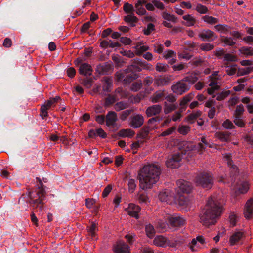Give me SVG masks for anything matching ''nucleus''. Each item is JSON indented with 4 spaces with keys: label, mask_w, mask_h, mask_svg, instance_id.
Returning a JSON list of instances; mask_svg holds the SVG:
<instances>
[{
    "label": "nucleus",
    "mask_w": 253,
    "mask_h": 253,
    "mask_svg": "<svg viewBox=\"0 0 253 253\" xmlns=\"http://www.w3.org/2000/svg\"><path fill=\"white\" fill-rule=\"evenodd\" d=\"M225 200L222 198L211 197L209 199L206 209L199 215L200 222L207 227L215 225L217 218L222 212Z\"/></svg>",
    "instance_id": "1"
},
{
    "label": "nucleus",
    "mask_w": 253,
    "mask_h": 253,
    "mask_svg": "<svg viewBox=\"0 0 253 253\" xmlns=\"http://www.w3.org/2000/svg\"><path fill=\"white\" fill-rule=\"evenodd\" d=\"M161 174L160 168L154 164L145 165L138 174L140 188L146 190L153 187L159 180Z\"/></svg>",
    "instance_id": "2"
},
{
    "label": "nucleus",
    "mask_w": 253,
    "mask_h": 253,
    "mask_svg": "<svg viewBox=\"0 0 253 253\" xmlns=\"http://www.w3.org/2000/svg\"><path fill=\"white\" fill-rule=\"evenodd\" d=\"M176 183L177 187L176 189V193L174 197V201L180 206L187 207L189 201L184 194L190 192L191 185L189 182L183 179L178 180Z\"/></svg>",
    "instance_id": "3"
},
{
    "label": "nucleus",
    "mask_w": 253,
    "mask_h": 253,
    "mask_svg": "<svg viewBox=\"0 0 253 253\" xmlns=\"http://www.w3.org/2000/svg\"><path fill=\"white\" fill-rule=\"evenodd\" d=\"M201 141L203 144L199 143L197 147H196L193 143L191 142L176 140L175 141L174 143L176 144L177 148L181 151L182 153L184 151L185 154H187V156L191 157L198 152L199 150H202L204 149V146L207 145L205 137H202Z\"/></svg>",
    "instance_id": "4"
},
{
    "label": "nucleus",
    "mask_w": 253,
    "mask_h": 253,
    "mask_svg": "<svg viewBox=\"0 0 253 253\" xmlns=\"http://www.w3.org/2000/svg\"><path fill=\"white\" fill-rule=\"evenodd\" d=\"M40 186L34 192L29 193L30 204L33 206L37 207L39 205L42 204L45 197V191L41 181H40Z\"/></svg>",
    "instance_id": "5"
},
{
    "label": "nucleus",
    "mask_w": 253,
    "mask_h": 253,
    "mask_svg": "<svg viewBox=\"0 0 253 253\" xmlns=\"http://www.w3.org/2000/svg\"><path fill=\"white\" fill-rule=\"evenodd\" d=\"M213 179L211 173L204 172L199 174L196 177L195 182L203 188L210 189L213 184Z\"/></svg>",
    "instance_id": "6"
},
{
    "label": "nucleus",
    "mask_w": 253,
    "mask_h": 253,
    "mask_svg": "<svg viewBox=\"0 0 253 253\" xmlns=\"http://www.w3.org/2000/svg\"><path fill=\"white\" fill-rule=\"evenodd\" d=\"M178 149L180 151V153L178 152L173 154L170 158H169L166 161V164L168 167L174 169L178 168L179 166L180 162L182 159V156L183 155L185 154L184 151L182 153L181 151H180L178 148ZM186 155H187V154Z\"/></svg>",
    "instance_id": "7"
},
{
    "label": "nucleus",
    "mask_w": 253,
    "mask_h": 253,
    "mask_svg": "<svg viewBox=\"0 0 253 253\" xmlns=\"http://www.w3.org/2000/svg\"><path fill=\"white\" fill-rule=\"evenodd\" d=\"M167 219L168 220L170 225L173 227H180L186 223V220L183 217L177 215H167Z\"/></svg>",
    "instance_id": "8"
},
{
    "label": "nucleus",
    "mask_w": 253,
    "mask_h": 253,
    "mask_svg": "<svg viewBox=\"0 0 253 253\" xmlns=\"http://www.w3.org/2000/svg\"><path fill=\"white\" fill-rule=\"evenodd\" d=\"M217 74L218 72H215L211 77V81L209 84V87L207 89V92L210 95L212 94L219 88V86L217 84V80L219 79L217 77Z\"/></svg>",
    "instance_id": "9"
},
{
    "label": "nucleus",
    "mask_w": 253,
    "mask_h": 253,
    "mask_svg": "<svg viewBox=\"0 0 253 253\" xmlns=\"http://www.w3.org/2000/svg\"><path fill=\"white\" fill-rule=\"evenodd\" d=\"M199 37L203 41H213L217 38L216 35L210 30H204L199 34Z\"/></svg>",
    "instance_id": "10"
},
{
    "label": "nucleus",
    "mask_w": 253,
    "mask_h": 253,
    "mask_svg": "<svg viewBox=\"0 0 253 253\" xmlns=\"http://www.w3.org/2000/svg\"><path fill=\"white\" fill-rule=\"evenodd\" d=\"M205 243V240L202 236H198L193 239L189 243L190 249L192 251H196L199 249Z\"/></svg>",
    "instance_id": "11"
},
{
    "label": "nucleus",
    "mask_w": 253,
    "mask_h": 253,
    "mask_svg": "<svg viewBox=\"0 0 253 253\" xmlns=\"http://www.w3.org/2000/svg\"><path fill=\"white\" fill-rule=\"evenodd\" d=\"M184 82L185 81L183 80L172 86V90L174 93L178 95H181L189 89L188 86Z\"/></svg>",
    "instance_id": "12"
},
{
    "label": "nucleus",
    "mask_w": 253,
    "mask_h": 253,
    "mask_svg": "<svg viewBox=\"0 0 253 253\" xmlns=\"http://www.w3.org/2000/svg\"><path fill=\"white\" fill-rule=\"evenodd\" d=\"M113 251L115 253H130L129 246L123 241H118L114 245Z\"/></svg>",
    "instance_id": "13"
},
{
    "label": "nucleus",
    "mask_w": 253,
    "mask_h": 253,
    "mask_svg": "<svg viewBox=\"0 0 253 253\" xmlns=\"http://www.w3.org/2000/svg\"><path fill=\"white\" fill-rule=\"evenodd\" d=\"M125 210L129 215L138 219L139 218L138 213L141 210V208L139 206L131 203Z\"/></svg>",
    "instance_id": "14"
},
{
    "label": "nucleus",
    "mask_w": 253,
    "mask_h": 253,
    "mask_svg": "<svg viewBox=\"0 0 253 253\" xmlns=\"http://www.w3.org/2000/svg\"><path fill=\"white\" fill-rule=\"evenodd\" d=\"M153 244L158 247L166 248L169 245V239L163 235H157L154 238Z\"/></svg>",
    "instance_id": "15"
},
{
    "label": "nucleus",
    "mask_w": 253,
    "mask_h": 253,
    "mask_svg": "<svg viewBox=\"0 0 253 253\" xmlns=\"http://www.w3.org/2000/svg\"><path fill=\"white\" fill-rule=\"evenodd\" d=\"M144 118L140 114H135L131 117L130 126L134 128L140 127L144 123Z\"/></svg>",
    "instance_id": "16"
},
{
    "label": "nucleus",
    "mask_w": 253,
    "mask_h": 253,
    "mask_svg": "<svg viewBox=\"0 0 253 253\" xmlns=\"http://www.w3.org/2000/svg\"><path fill=\"white\" fill-rule=\"evenodd\" d=\"M244 232L241 231H237L234 232L230 237L229 243L233 246L238 244L244 238Z\"/></svg>",
    "instance_id": "17"
},
{
    "label": "nucleus",
    "mask_w": 253,
    "mask_h": 253,
    "mask_svg": "<svg viewBox=\"0 0 253 253\" xmlns=\"http://www.w3.org/2000/svg\"><path fill=\"white\" fill-rule=\"evenodd\" d=\"M244 214L246 218L249 219L253 216V200H248L245 205Z\"/></svg>",
    "instance_id": "18"
},
{
    "label": "nucleus",
    "mask_w": 253,
    "mask_h": 253,
    "mask_svg": "<svg viewBox=\"0 0 253 253\" xmlns=\"http://www.w3.org/2000/svg\"><path fill=\"white\" fill-rule=\"evenodd\" d=\"M133 48L135 50V54L140 56L144 52L148 50L149 47L147 45H145L143 41H141L136 43V45Z\"/></svg>",
    "instance_id": "19"
},
{
    "label": "nucleus",
    "mask_w": 253,
    "mask_h": 253,
    "mask_svg": "<svg viewBox=\"0 0 253 253\" xmlns=\"http://www.w3.org/2000/svg\"><path fill=\"white\" fill-rule=\"evenodd\" d=\"M159 199L162 202H165L169 204H171L173 201V197L171 196L169 191H164L160 193Z\"/></svg>",
    "instance_id": "20"
},
{
    "label": "nucleus",
    "mask_w": 253,
    "mask_h": 253,
    "mask_svg": "<svg viewBox=\"0 0 253 253\" xmlns=\"http://www.w3.org/2000/svg\"><path fill=\"white\" fill-rule=\"evenodd\" d=\"M161 110V106L160 105H154L148 107L146 111V113L148 117H151L159 114Z\"/></svg>",
    "instance_id": "21"
},
{
    "label": "nucleus",
    "mask_w": 253,
    "mask_h": 253,
    "mask_svg": "<svg viewBox=\"0 0 253 253\" xmlns=\"http://www.w3.org/2000/svg\"><path fill=\"white\" fill-rule=\"evenodd\" d=\"M117 120V114L113 111H110L106 116V124L107 126L113 125Z\"/></svg>",
    "instance_id": "22"
},
{
    "label": "nucleus",
    "mask_w": 253,
    "mask_h": 253,
    "mask_svg": "<svg viewBox=\"0 0 253 253\" xmlns=\"http://www.w3.org/2000/svg\"><path fill=\"white\" fill-rule=\"evenodd\" d=\"M79 72L81 74L89 76L92 74V69L90 65L87 63H84L80 66Z\"/></svg>",
    "instance_id": "23"
},
{
    "label": "nucleus",
    "mask_w": 253,
    "mask_h": 253,
    "mask_svg": "<svg viewBox=\"0 0 253 253\" xmlns=\"http://www.w3.org/2000/svg\"><path fill=\"white\" fill-rule=\"evenodd\" d=\"M144 0H139L135 4L136 12L140 15H145L146 13L145 9L143 7Z\"/></svg>",
    "instance_id": "24"
},
{
    "label": "nucleus",
    "mask_w": 253,
    "mask_h": 253,
    "mask_svg": "<svg viewBox=\"0 0 253 253\" xmlns=\"http://www.w3.org/2000/svg\"><path fill=\"white\" fill-rule=\"evenodd\" d=\"M135 134V132L129 128L122 129L118 132V135L122 137H132Z\"/></svg>",
    "instance_id": "25"
},
{
    "label": "nucleus",
    "mask_w": 253,
    "mask_h": 253,
    "mask_svg": "<svg viewBox=\"0 0 253 253\" xmlns=\"http://www.w3.org/2000/svg\"><path fill=\"white\" fill-rule=\"evenodd\" d=\"M200 111H194L190 114L185 119V121L189 123H192L198 117L201 116Z\"/></svg>",
    "instance_id": "26"
},
{
    "label": "nucleus",
    "mask_w": 253,
    "mask_h": 253,
    "mask_svg": "<svg viewBox=\"0 0 253 253\" xmlns=\"http://www.w3.org/2000/svg\"><path fill=\"white\" fill-rule=\"evenodd\" d=\"M198 74L197 73H192L189 76L185 77L183 81L189 83L190 84H194L198 80Z\"/></svg>",
    "instance_id": "27"
},
{
    "label": "nucleus",
    "mask_w": 253,
    "mask_h": 253,
    "mask_svg": "<svg viewBox=\"0 0 253 253\" xmlns=\"http://www.w3.org/2000/svg\"><path fill=\"white\" fill-rule=\"evenodd\" d=\"M165 98V93L163 91H159L152 97L151 101L154 102H158L163 100Z\"/></svg>",
    "instance_id": "28"
},
{
    "label": "nucleus",
    "mask_w": 253,
    "mask_h": 253,
    "mask_svg": "<svg viewBox=\"0 0 253 253\" xmlns=\"http://www.w3.org/2000/svg\"><path fill=\"white\" fill-rule=\"evenodd\" d=\"M145 232L147 236L150 239L153 238L156 233L153 226L150 224L146 225Z\"/></svg>",
    "instance_id": "29"
},
{
    "label": "nucleus",
    "mask_w": 253,
    "mask_h": 253,
    "mask_svg": "<svg viewBox=\"0 0 253 253\" xmlns=\"http://www.w3.org/2000/svg\"><path fill=\"white\" fill-rule=\"evenodd\" d=\"M183 19L185 20L184 24L187 26H192L195 23V18L190 15H186L183 16Z\"/></svg>",
    "instance_id": "30"
},
{
    "label": "nucleus",
    "mask_w": 253,
    "mask_h": 253,
    "mask_svg": "<svg viewBox=\"0 0 253 253\" xmlns=\"http://www.w3.org/2000/svg\"><path fill=\"white\" fill-rule=\"evenodd\" d=\"M115 95L117 100L124 98L128 96V92L127 91L123 90L121 88H118L115 91Z\"/></svg>",
    "instance_id": "31"
},
{
    "label": "nucleus",
    "mask_w": 253,
    "mask_h": 253,
    "mask_svg": "<svg viewBox=\"0 0 253 253\" xmlns=\"http://www.w3.org/2000/svg\"><path fill=\"white\" fill-rule=\"evenodd\" d=\"M202 19L205 22L211 25L215 24L219 21L218 19L208 15L203 16Z\"/></svg>",
    "instance_id": "32"
},
{
    "label": "nucleus",
    "mask_w": 253,
    "mask_h": 253,
    "mask_svg": "<svg viewBox=\"0 0 253 253\" xmlns=\"http://www.w3.org/2000/svg\"><path fill=\"white\" fill-rule=\"evenodd\" d=\"M253 70L252 67H245L238 70V76H243L250 73Z\"/></svg>",
    "instance_id": "33"
},
{
    "label": "nucleus",
    "mask_w": 253,
    "mask_h": 253,
    "mask_svg": "<svg viewBox=\"0 0 253 253\" xmlns=\"http://www.w3.org/2000/svg\"><path fill=\"white\" fill-rule=\"evenodd\" d=\"M176 52L171 50H167L163 53V57L166 60L170 59L172 57H176Z\"/></svg>",
    "instance_id": "34"
},
{
    "label": "nucleus",
    "mask_w": 253,
    "mask_h": 253,
    "mask_svg": "<svg viewBox=\"0 0 253 253\" xmlns=\"http://www.w3.org/2000/svg\"><path fill=\"white\" fill-rule=\"evenodd\" d=\"M60 99L59 96H56L55 98H50L47 101L45 102L44 105H45L47 108L49 109L53 105H54Z\"/></svg>",
    "instance_id": "35"
},
{
    "label": "nucleus",
    "mask_w": 253,
    "mask_h": 253,
    "mask_svg": "<svg viewBox=\"0 0 253 253\" xmlns=\"http://www.w3.org/2000/svg\"><path fill=\"white\" fill-rule=\"evenodd\" d=\"M176 108V105L173 104H169L165 103L164 112L166 114H168L174 110Z\"/></svg>",
    "instance_id": "36"
},
{
    "label": "nucleus",
    "mask_w": 253,
    "mask_h": 253,
    "mask_svg": "<svg viewBox=\"0 0 253 253\" xmlns=\"http://www.w3.org/2000/svg\"><path fill=\"white\" fill-rule=\"evenodd\" d=\"M96 230L97 226L95 223H92L90 227H87L88 232L92 238L95 237Z\"/></svg>",
    "instance_id": "37"
},
{
    "label": "nucleus",
    "mask_w": 253,
    "mask_h": 253,
    "mask_svg": "<svg viewBox=\"0 0 253 253\" xmlns=\"http://www.w3.org/2000/svg\"><path fill=\"white\" fill-rule=\"evenodd\" d=\"M226 71L228 75H234L237 71V66L236 65H232L231 66H226Z\"/></svg>",
    "instance_id": "38"
},
{
    "label": "nucleus",
    "mask_w": 253,
    "mask_h": 253,
    "mask_svg": "<svg viewBox=\"0 0 253 253\" xmlns=\"http://www.w3.org/2000/svg\"><path fill=\"white\" fill-rule=\"evenodd\" d=\"M129 14L124 17V20L126 22H135L137 20V18L134 15L133 13H128Z\"/></svg>",
    "instance_id": "39"
},
{
    "label": "nucleus",
    "mask_w": 253,
    "mask_h": 253,
    "mask_svg": "<svg viewBox=\"0 0 253 253\" xmlns=\"http://www.w3.org/2000/svg\"><path fill=\"white\" fill-rule=\"evenodd\" d=\"M215 137L223 142L227 141L229 140L228 135L220 132H216Z\"/></svg>",
    "instance_id": "40"
},
{
    "label": "nucleus",
    "mask_w": 253,
    "mask_h": 253,
    "mask_svg": "<svg viewBox=\"0 0 253 253\" xmlns=\"http://www.w3.org/2000/svg\"><path fill=\"white\" fill-rule=\"evenodd\" d=\"M238 83L239 84L237 86H234L233 89L235 91H239L242 90L244 87L245 84H243L245 82L244 79L241 78L238 80L237 81Z\"/></svg>",
    "instance_id": "41"
},
{
    "label": "nucleus",
    "mask_w": 253,
    "mask_h": 253,
    "mask_svg": "<svg viewBox=\"0 0 253 253\" xmlns=\"http://www.w3.org/2000/svg\"><path fill=\"white\" fill-rule=\"evenodd\" d=\"M240 51L241 53L247 55H253V48L252 47H243L240 49Z\"/></svg>",
    "instance_id": "42"
},
{
    "label": "nucleus",
    "mask_w": 253,
    "mask_h": 253,
    "mask_svg": "<svg viewBox=\"0 0 253 253\" xmlns=\"http://www.w3.org/2000/svg\"><path fill=\"white\" fill-rule=\"evenodd\" d=\"M168 66L167 64L161 63H158L156 66V69L157 71L164 72L167 70Z\"/></svg>",
    "instance_id": "43"
},
{
    "label": "nucleus",
    "mask_w": 253,
    "mask_h": 253,
    "mask_svg": "<svg viewBox=\"0 0 253 253\" xmlns=\"http://www.w3.org/2000/svg\"><path fill=\"white\" fill-rule=\"evenodd\" d=\"M215 30L220 33H225L228 31V26L224 24H219L215 26Z\"/></svg>",
    "instance_id": "44"
},
{
    "label": "nucleus",
    "mask_w": 253,
    "mask_h": 253,
    "mask_svg": "<svg viewBox=\"0 0 253 253\" xmlns=\"http://www.w3.org/2000/svg\"><path fill=\"white\" fill-rule=\"evenodd\" d=\"M167 221V216L165 218V221L160 220L158 222V227L161 229L162 231L165 230L168 226V223Z\"/></svg>",
    "instance_id": "45"
},
{
    "label": "nucleus",
    "mask_w": 253,
    "mask_h": 253,
    "mask_svg": "<svg viewBox=\"0 0 253 253\" xmlns=\"http://www.w3.org/2000/svg\"><path fill=\"white\" fill-rule=\"evenodd\" d=\"M200 48L203 51H209L214 48V45L209 43H202L200 45Z\"/></svg>",
    "instance_id": "46"
},
{
    "label": "nucleus",
    "mask_w": 253,
    "mask_h": 253,
    "mask_svg": "<svg viewBox=\"0 0 253 253\" xmlns=\"http://www.w3.org/2000/svg\"><path fill=\"white\" fill-rule=\"evenodd\" d=\"M123 9L126 13H132L134 11V8L133 5L128 3H126L124 4Z\"/></svg>",
    "instance_id": "47"
},
{
    "label": "nucleus",
    "mask_w": 253,
    "mask_h": 253,
    "mask_svg": "<svg viewBox=\"0 0 253 253\" xmlns=\"http://www.w3.org/2000/svg\"><path fill=\"white\" fill-rule=\"evenodd\" d=\"M128 106V105L126 103H124L123 102H120L117 103L115 105L114 108L117 111H120L121 110L124 109Z\"/></svg>",
    "instance_id": "48"
},
{
    "label": "nucleus",
    "mask_w": 253,
    "mask_h": 253,
    "mask_svg": "<svg viewBox=\"0 0 253 253\" xmlns=\"http://www.w3.org/2000/svg\"><path fill=\"white\" fill-rule=\"evenodd\" d=\"M190 130V127L187 126L182 125L179 126L178 131L182 135L186 134Z\"/></svg>",
    "instance_id": "49"
},
{
    "label": "nucleus",
    "mask_w": 253,
    "mask_h": 253,
    "mask_svg": "<svg viewBox=\"0 0 253 253\" xmlns=\"http://www.w3.org/2000/svg\"><path fill=\"white\" fill-rule=\"evenodd\" d=\"M48 109V108H47V107L45 105H44V104L41 106L40 115L42 119H44L48 116L47 110Z\"/></svg>",
    "instance_id": "50"
},
{
    "label": "nucleus",
    "mask_w": 253,
    "mask_h": 253,
    "mask_svg": "<svg viewBox=\"0 0 253 253\" xmlns=\"http://www.w3.org/2000/svg\"><path fill=\"white\" fill-rule=\"evenodd\" d=\"M195 9L198 12L201 14L206 13L208 11L207 8L205 6L202 5L201 4H198L196 5Z\"/></svg>",
    "instance_id": "51"
},
{
    "label": "nucleus",
    "mask_w": 253,
    "mask_h": 253,
    "mask_svg": "<svg viewBox=\"0 0 253 253\" xmlns=\"http://www.w3.org/2000/svg\"><path fill=\"white\" fill-rule=\"evenodd\" d=\"M135 62L137 64L138 66H140L143 69H149L152 67V65L147 64L146 62L142 61L139 59H135Z\"/></svg>",
    "instance_id": "52"
},
{
    "label": "nucleus",
    "mask_w": 253,
    "mask_h": 253,
    "mask_svg": "<svg viewBox=\"0 0 253 253\" xmlns=\"http://www.w3.org/2000/svg\"><path fill=\"white\" fill-rule=\"evenodd\" d=\"M224 158L229 166H231L234 169H236V167H234L233 165V161L231 160L230 154H225L224 156Z\"/></svg>",
    "instance_id": "53"
},
{
    "label": "nucleus",
    "mask_w": 253,
    "mask_h": 253,
    "mask_svg": "<svg viewBox=\"0 0 253 253\" xmlns=\"http://www.w3.org/2000/svg\"><path fill=\"white\" fill-rule=\"evenodd\" d=\"M249 189V184L248 182H244L242 184L241 187L239 188V192L240 193H246Z\"/></svg>",
    "instance_id": "54"
},
{
    "label": "nucleus",
    "mask_w": 253,
    "mask_h": 253,
    "mask_svg": "<svg viewBox=\"0 0 253 253\" xmlns=\"http://www.w3.org/2000/svg\"><path fill=\"white\" fill-rule=\"evenodd\" d=\"M244 108L242 105L237 106L234 113V117H240L244 112Z\"/></svg>",
    "instance_id": "55"
},
{
    "label": "nucleus",
    "mask_w": 253,
    "mask_h": 253,
    "mask_svg": "<svg viewBox=\"0 0 253 253\" xmlns=\"http://www.w3.org/2000/svg\"><path fill=\"white\" fill-rule=\"evenodd\" d=\"M128 189L130 192L133 193L136 188V184L134 179H129L128 183Z\"/></svg>",
    "instance_id": "56"
},
{
    "label": "nucleus",
    "mask_w": 253,
    "mask_h": 253,
    "mask_svg": "<svg viewBox=\"0 0 253 253\" xmlns=\"http://www.w3.org/2000/svg\"><path fill=\"white\" fill-rule=\"evenodd\" d=\"M154 84L157 86L164 85L167 84V81L165 78L160 77L156 80Z\"/></svg>",
    "instance_id": "57"
},
{
    "label": "nucleus",
    "mask_w": 253,
    "mask_h": 253,
    "mask_svg": "<svg viewBox=\"0 0 253 253\" xmlns=\"http://www.w3.org/2000/svg\"><path fill=\"white\" fill-rule=\"evenodd\" d=\"M238 220V216L232 213L229 216V221L231 226H234L236 225V222Z\"/></svg>",
    "instance_id": "58"
},
{
    "label": "nucleus",
    "mask_w": 253,
    "mask_h": 253,
    "mask_svg": "<svg viewBox=\"0 0 253 253\" xmlns=\"http://www.w3.org/2000/svg\"><path fill=\"white\" fill-rule=\"evenodd\" d=\"M230 94V91H223L221 93L218 94L217 96V100H222L227 97Z\"/></svg>",
    "instance_id": "59"
},
{
    "label": "nucleus",
    "mask_w": 253,
    "mask_h": 253,
    "mask_svg": "<svg viewBox=\"0 0 253 253\" xmlns=\"http://www.w3.org/2000/svg\"><path fill=\"white\" fill-rule=\"evenodd\" d=\"M234 123L240 127H243L245 126V123L240 117H235L234 120Z\"/></svg>",
    "instance_id": "60"
},
{
    "label": "nucleus",
    "mask_w": 253,
    "mask_h": 253,
    "mask_svg": "<svg viewBox=\"0 0 253 253\" xmlns=\"http://www.w3.org/2000/svg\"><path fill=\"white\" fill-rule=\"evenodd\" d=\"M142 86V84L140 82H135L132 84L131 89L134 91H137Z\"/></svg>",
    "instance_id": "61"
},
{
    "label": "nucleus",
    "mask_w": 253,
    "mask_h": 253,
    "mask_svg": "<svg viewBox=\"0 0 253 253\" xmlns=\"http://www.w3.org/2000/svg\"><path fill=\"white\" fill-rule=\"evenodd\" d=\"M192 95L188 94L184 96L180 103L181 106H184L189 102L192 99Z\"/></svg>",
    "instance_id": "62"
},
{
    "label": "nucleus",
    "mask_w": 253,
    "mask_h": 253,
    "mask_svg": "<svg viewBox=\"0 0 253 253\" xmlns=\"http://www.w3.org/2000/svg\"><path fill=\"white\" fill-rule=\"evenodd\" d=\"M175 127H172L170 128H168L166 130L164 131L161 134V136H166L169 135L171 134L175 130Z\"/></svg>",
    "instance_id": "63"
},
{
    "label": "nucleus",
    "mask_w": 253,
    "mask_h": 253,
    "mask_svg": "<svg viewBox=\"0 0 253 253\" xmlns=\"http://www.w3.org/2000/svg\"><path fill=\"white\" fill-rule=\"evenodd\" d=\"M141 252L142 253H155L154 250L149 246H146L142 248Z\"/></svg>",
    "instance_id": "64"
}]
</instances>
